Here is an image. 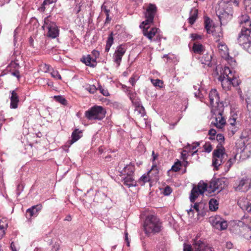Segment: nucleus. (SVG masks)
Here are the masks:
<instances>
[{
  "label": "nucleus",
  "instance_id": "f257e3e1",
  "mask_svg": "<svg viewBox=\"0 0 251 251\" xmlns=\"http://www.w3.org/2000/svg\"><path fill=\"white\" fill-rule=\"evenodd\" d=\"M144 227L147 234L158 233L162 229L161 223L159 219L154 215H149L147 217Z\"/></svg>",
  "mask_w": 251,
  "mask_h": 251
},
{
  "label": "nucleus",
  "instance_id": "f03ea898",
  "mask_svg": "<svg viewBox=\"0 0 251 251\" xmlns=\"http://www.w3.org/2000/svg\"><path fill=\"white\" fill-rule=\"evenodd\" d=\"M227 154L225 152V148L218 144L212 153V165L215 170H218V167L226 160Z\"/></svg>",
  "mask_w": 251,
  "mask_h": 251
},
{
  "label": "nucleus",
  "instance_id": "7ed1b4c3",
  "mask_svg": "<svg viewBox=\"0 0 251 251\" xmlns=\"http://www.w3.org/2000/svg\"><path fill=\"white\" fill-rule=\"evenodd\" d=\"M251 188V173H247L234 181L233 188L235 191L246 192Z\"/></svg>",
  "mask_w": 251,
  "mask_h": 251
},
{
  "label": "nucleus",
  "instance_id": "20e7f679",
  "mask_svg": "<svg viewBox=\"0 0 251 251\" xmlns=\"http://www.w3.org/2000/svg\"><path fill=\"white\" fill-rule=\"evenodd\" d=\"M106 113V110L101 106L95 105L85 111V116L89 120H101Z\"/></svg>",
  "mask_w": 251,
  "mask_h": 251
},
{
  "label": "nucleus",
  "instance_id": "39448f33",
  "mask_svg": "<svg viewBox=\"0 0 251 251\" xmlns=\"http://www.w3.org/2000/svg\"><path fill=\"white\" fill-rule=\"evenodd\" d=\"M215 251L213 247L209 246L201 240H194L193 247L191 245L183 244V251Z\"/></svg>",
  "mask_w": 251,
  "mask_h": 251
},
{
  "label": "nucleus",
  "instance_id": "423d86ee",
  "mask_svg": "<svg viewBox=\"0 0 251 251\" xmlns=\"http://www.w3.org/2000/svg\"><path fill=\"white\" fill-rule=\"evenodd\" d=\"M44 24L42 28L48 29V36L51 38H55L58 36L59 30L56 24L51 22L50 20V16L47 17L44 19Z\"/></svg>",
  "mask_w": 251,
  "mask_h": 251
},
{
  "label": "nucleus",
  "instance_id": "0eeeda50",
  "mask_svg": "<svg viewBox=\"0 0 251 251\" xmlns=\"http://www.w3.org/2000/svg\"><path fill=\"white\" fill-rule=\"evenodd\" d=\"M208 187L207 184L202 181L198 183L197 187H193L189 197L190 201L194 203L200 194H202L205 191H208Z\"/></svg>",
  "mask_w": 251,
  "mask_h": 251
},
{
  "label": "nucleus",
  "instance_id": "6e6552de",
  "mask_svg": "<svg viewBox=\"0 0 251 251\" xmlns=\"http://www.w3.org/2000/svg\"><path fill=\"white\" fill-rule=\"evenodd\" d=\"M157 12V7L155 4L150 3L145 12L146 20L143 21L140 25L142 27L143 25H148L153 23L154 16Z\"/></svg>",
  "mask_w": 251,
  "mask_h": 251
},
{
  "label": "nucleus",
  "instance_id": "1a4fd4ad",
  "mask_svg": "<svg viewBox=\"0 0 251 251\" xmlns=\"http://www.w3.org/2000/svg\"><path fill=\"white\" fill-rule=\"evenodd\" d=\"M232 11L224 9V7H221L220 6L216 9V14L219 18L221 25H225L227 21L231 19L232 16Z\"/></svg>",
  "mask_w": 251,
  "mask_h": 251
},
{
  "label": "nucleus",
  "instance_id": "9d476101",
  "mask_svg": "<svg viewBox=\"0 0 251 251\" xmlns=\"http://www.w3.org/2000/svg\"><path fill=\"white\" fill-rule=\"evenodd\" d=\"M226 181L224 178H215L211 180L208 186V192L211 193L216 191L220 192L226 186Z\"/></svg>",
  "mask_w": 251,
  "mask_h": 251
},
{
  "label": "nucleus",
  "instance_id": "9b49d317",
  "mask_svg": "<svg viewBox=\"0 0 251 251\" xmlns=\"http://www.w3.org/2000/svg\"><path fill=\"white\" fill-rule=\"evenodd\" d=\"M251 29H241L237 38V43L242 48L251 41Z\"/></svg>",
  "mask_w": 251,
  "mask_h": 251
},
{
  "label": "nucleus",
  "instance_id": "f8f14e48",
  "mask_svg": "<svg viewBox=\"0 0 251 251\" xmlns=\"http://www.w3.org/2000/svg\"><path fill=\"white\" fill-rule=\"evenodd\" d=\"M210 221L212 226L215 228L219 230H224L227 227L226 221L222 218L220 216L217 215L214 217H211Z\"/></svg>",
  "mask_w": 251,
  "mask_h": 251
},
{
  "label": "nucleus",
  "instance_id": "ddd939ff",
  "mask_svg": "<svg viewBox=\"0 0 251 251\" xmlns=\"http://www.w3.org/2000/svg\"><path fill=\"white\" fill-rule=\"evenodd\" d=\"M211 111L213 112L214 114L215 115V122H212V123L217 128H222L226 124V120L223 116V111L213 108L212 109Z\"/></svg>",
  "mask_w": 251,
  "mask_h": 251
},
{
  "label": "nucleus",
  "instance_id": "4468645a",
  "mask_svg": "<svg viewBox=\"0 0 251 251\" xmlns=\"http://www.w3.org/2000/svg\"><path fill=\"white\" fill-rule=\"evenodd\" d=\"M229 77V75H228V73L225 74V67L222 69V72L221 75L219 76L218 79L221 82L222 86L225 90H228L231 88V81Z\"/></svg>",
  "mask_w": 251,
  "mask_h": 251
},
{
  "label": "nucleus",
  "instance_id": "2eb2a0df",
  "mask_svg": "<svg viewBox=\"0 0 251 251\" xmlns=\"http://www.w3.org/2000/svg\"><path fill=\"white\" fill-rule=\"evenodd\" d=\"M126 51L125 46L121 45L117 47L113 55L114 62L119 66L120 65L123 56Z\"/></svg>",
  "mask_w": 251,
  "mask_h": 251
},
{
  "label": "nucleus",
  "instance_id": "dca6fc26",
  "mask_svg": "<svg viewBox=\"0 0 251 251\" xmlns=\"http://www.w3.org/2000/svg\"><path fill=\"white\" fill-rule=\"evenodd\" d=\"M228 73L229 75V78L230 79L231 85L234 87L238 86L241 83L240 80L237 77V75L235 72H233L228 67H225V74L226 75Z\"/></svg>",
  "mask_w": 251,
  "mask_h": 251
},
{
  "label": "nucleus",
  "instance_id": "f3484780",
  "mask_svg": "<svg viewBox=\"0 0 251 251\" xmlns=\"http://www.w3.org/2000/svg\"><path fill=\"white\" fill-rule=\"evenodd\" d=\"M238 22L242 26V29L248 28L251 29V21L248 15H242L239 17Z\"/></svg>",
  "mask_w": 251,
  "mask_h": 251
},
{
  "label": "nucleus",
  "instance_id": "a211bd4d",
  "mask_svg": "<svg viewBox=\"0 0 251 251\" xmlns=\"http://www.w3.org/2000/svg\"><path fill=\"white\" fill-rule=\"evenodd\" d=\"M210 103L212 107L218 105L220 98L216 89H212L209 93Z\"/></svg>",
  "mask_w": 251,
  "mask_h": 251
},
{
  "label": "nucleus",
  "instance_id": "6ab92c4d",
  "mask_svg": "<svg viewBox=\"0 0 251 251\" xmlns=\"http://www.w3.org/2000/svg\"><path fill=\"white\" fill-rule=\"evenodd\" d=\"M81 133L82 131L81 130H79V129L77 128L75 129L72 133L71 140L68 141V143H67L68 144L66 146H67L68 147H69L75 142L78 140L82 136Z\"/></svg>",
  "mask_w": 251,
  "mask_h": 251
},
{
  "label": "nucleus",
  "instance_id": "aec40b11",
  "mask_svg": "<svg viewBox=\"0 0 251 251\" xmlns=\"http://www.w3.org/2000/svg\"><path fill=\"white\" fill-rule=\"evenodd\" d=\"M81 61L84 63L86 65L91 67H95L97 65L96 58H92L90 55L83 56L81 58Z\"/></svg>",
  "mask_w": 251,
  "mask_h": 251
},
{
  "label": "nucleus",
  "instance_id": "412c9836",
  "mask_svg": "<svg viewBox=\"0 0 251 251\" xmlns=\"http://www.w3.org/2000/svg\"><path fill=\"white\" fill-rule=\"evenodd\" d=\"M146 25H143L141 28H143V33L145 36H146L150 40H151L152 37L157 32L158 28L152 27L150 31H148V27H146Z\"/></svg>",
  "mask_w": 251,
  "mask_h": 251
},
{
  "label": "nucleus",
  "instance_id": "4be33fe9",
  "mask_svg": "<svg viewBox=\"0 0 251 251\" xmlns=\"http://www.w3.org/2000/svg\"><path fill=\"white\" fill-rule=\"evenodd\" d=\"M125 185L128 187L136 186V181L133 178V175H127L122 179Z\"/></svg>",
  "mask_w": 251,
  "mask_h": 251
},
{
  "label": "nucleus",
  "instance_id": "5701e85b",
  "mask_svg": "<svg viewBox=\"0 0 251 251\" xmlns=\"http://www.w3.org/2000/svg\"><path fill=\"white\" fill-rule=\"evenodd\" d=\"M11 96L10 99V107L15 109L18 107V103L19 101V97L16 92L14 90L11 92Z\"/></svg>",
  "mask_w": 251,
  "mask_h": 251
},
{
  "label": "nucleus",
  "instance_id": "b1692460",
  "mask_svg": "<svg viewBox=\"0 0 251 251\" xmlns=\"http://www.w3.org/2000/svg\"><path fill=\"white\" fill-rule=\"evenodd\" d=\"M211 33H212L215 37L216 42H219L223 36L222 28L220 26H216L214 30H211Z\"/></svg>",
  "mask_w": 251,
  "mask_h": 251
},
{
  "label": "nucleus",
  "instance_id": "393cba45",
  "mask_svg": "<svg viewBox=\"0 0 251 251\" xmlns=\"http://www.w3.org/2000/svg\"><path fill=\"white\" fill-rule=\"evenodd\" d=\"M198 14V10L195 8H193L190 12V16L188 19V22L191 25H193L196 22Z\"/></svg>",
  "mask_w": 251,
  "mask_h": 251
},
{
  "label": "nucleus",
  "instance_id": "a878e982",
  "mask_svg": "<svg viewBox=\"0 0 251 251\" xmlns=\"http://www.w3.org/2000/svg\"><path fill=\"white\" fill-rule=\"evenodd\" d=\"M212 55L208 53L203 55L201 59V62L202 64L207 65L208 67L211 66Z\"/></svg>",
  "mask_w": 251,
  "mask_h": 251
},
{
  "label": "nucleus",
  "instance_id": "bb28decb",
  "mask_svg": "<svg viewBox=\"0 0 251 251\" xmlns=\"http://www.w3.org/2000/svg\"><path fill=\"white\" fill-rule=\"evenodd\" d=\"M42 206L41 205H36L32 206L26 210V213H29L30 217L36 216L38 212L41 210Z\"/></svg>",
  "mask_w": 251,
  "mask_h": 251
},
{
  "label": "nucleus",
  "instance_id": "cd10ccee",
  "mask_svg": "<svg viewBox=\"0 0 251 251\" xmlns=\"http://www.w3.org/2000/svg\"><path fill=\"white\" fill-rule=\"evenodd\" d=\"M218 48L219 53L223 57H226L228 53V49L226 45L222 42L218 43Z\"/></svg>",
  "mask_w": 251,
  "mask_h": 251
},
{
  "label": "nucleus",
  "instance_id": "c85d7f7f",
  "mask_svg": "<svg viewBox=\"0 0 251 251\" xmlns=\"http://www.w3.org/2000/svg\"><path fill=\"white\" fill-rule=\"evenodd\" d=\"M135 167L131 163L126 165L124 167L123 172L125 175H133L134 173Z\"/></svg>",
  "mask_w": 251,
  "mask_h": 251
},
{
  "label": "nucleus",
  "instance_id": "c756f323",
  "mask_svg": "<svg viewBox=\"0 0 251 251\" xmlns=\"http://www.w3.org/2000/svg\"><path fill=\"white\" fill-rule=\"evenodd\" d=\"M106 197V195L104 193L98 191L95 194L94 201L97 202H101Z\"/></svg>",
  "mask_w": 251,
  "mask_h": 251
},
{
  "label": "nucleus",
  "instance_id": "7c9ffc66",
  "mask_svg": "<svg viewBox=\"0 0 251 251\" xmlns=\"http://www.w3.org/2000/svg\"><path fill=\"white\" fill-rule=\"evenodd\" d=\"M192 50L195 53L201 54L204 50V47L201 44L195 43L193 45Z\"/></svg>",
  "mask_w": 251,
  "mask_h": 251
},
{
  "label": "nucleus",
  "instance_id": "2f4dec72",
  "mask_svg": "<svg viewBox=\"0 0 251 251\" xmlns=\"http://www.w3.org/2000/svg\"><path fill=\"white\" fill-rule=\"evenodd\" d=\"M113 32H111L110 34L109 35L106 41V44L105 48V51L108 52L109 51L110 47L112 45L113 43Z\"/></svg>",
  "mask_w": 251,
  "mask_h": 251
},
{
  "label": "nucleus",
  "instance_id": "473e14b6",
  "mask_svg": "<svg viewBox=\"0 0 251 251\" xmlns=\"http://www.w3.org/2000/svg\"><path fill=\"white\" fill-rule=\"evenodd\" d=\"M241 231L244 233L243 236L246 239L248 240L251 239V230L248 227V226L242 227Z\"/></svg>",
  "mask_w": 251,
  "mask_h": 251
},
{
  "label": "nucleus",
  "instance_id": "72a5a7b5",
  "mask_svg": "<svg viewBox=\"0 0 251 251\" xmlns=\"http://www.w3.org/2000/svg\"><path fill=\"white\" fill-rule=\"evenodd\" d=\"M205 28L207 33L210 34L212 30H214L216 27L212 26V21L209 18H206L204 21Z\"/></svg>",
  "mask_w": 251,
  "mask_h": 251
},
{
  "label": "nucleus",
  "instance_id": "f704fd0d",
  "mask_svg": "<svg viewBox=\"0 0 251 251\" xmlns=\"http://www.w3.org/2000/svg\"><path fill=\"white\" fill-rule=\"evenodd\" d=\"M209 207L211 211H216L218 208V201L214 199H211L209 202Z\"/></svg>",
  "mask_w": 251,
  "mask_h": 251
},
{
  "label": "nucleus",
  "instance_id": "c9c22d12",
  "mask_svg": "<svg viewBox=\"0 0 251 251\" xmlns=\"http://www.w3.org/2000/svg\"><path fill=\"white\" fill-rule=\"evenodd\" d=\"M150 180L149 174L148 173L147 175H143L139 179L138 182L140 185H144L146 182L149 181Z\"/></svg>",
  "mask_w": 251,
  "mask_h": 251
},
{
  "label": "nucleus",
  "instance_id": "e433bc0d",
  "mask_svg": "<svg viewBox=\"0 0 251 251\" xmlns=\"http://www.w3.org/2000/svg\"><path fill=\"white\" fill-rule=\"evenodd\" d=\"M236 155H235L233 158H229L226 164L225 167L226 169V171H228L232 165L235 162Z\"/></svg>",
  "mask_w": 251,
  "mask_h": 251
},
{
  "label": "nucleus",
  "instance_id": "4c0bfd02",
  "mask_svg": "<svg viewBox=\"0 0 251 251\" xmlns=\"http://www.w3.org/2000/svg\"><path fill=\"white\" fill-rule=\"evenodd\" d=\"M243 4L246 11L251 13V0H243Z\"/></svg>",
  "mask_w": 251,
  "mask_h": 251
},
{
  "label": "nucleus",
  "instance_id": "58836bf2",
  "mask_svg": "<svg viewBox=\"0 0 251 251\" xmlns=\"http://www.w3.org/2000/svg\"><path fill=\"white\" fill-rule=\"evenodd\" d=\"M194 88L196 90L198 88V91L196 92H195V96L199 99L201 101H202V100L203 99V95L201 93V92L200 90V87H199L198 86H194Z\"/></svg>",
  "mask_w": 251,
  "mask_h": 251
},
{
  "label": "nucleus",
  "instance_id": "ea45409f",
  "mask_svg": "<svg viewBox=\"0 0 251 251\" xmlns=\"http://www.w3.org/2000/svg\"><path fill=\"white\" fill-rule=\"evenodd\" d=\"M135 112L137 114L140 115L141 117H144L145 115V110L143 106H138L135 108Z\"/></svg>",
  "mask_w": 251,
  "mask_h": 251
},
{
  "label": "nucleus",
  "instance_id": "a19ab883",
  "mask_svg": "<svg viewBox=\"0 0 251 251\" xmlns=\"http://www.w3.org/2000/svg\"><path fill=\"white\" fill-rule=\"evenodd\" d=\"M52 3H53V2H51L50 0H44L41 6L39 8V10L41 11L44 12L45 9L47 8L48 6Z\"/></svg>",
  "mask_w": 251,
  "mask_h": 251
},
{
  "label": "nucleus",
  "instance_id": "79ce46f5",
  "mask_svg": "<svg viewBox=\"0 0 251 251\" xmlns=\"http://www.w3.org/2000/svg\"><path fill=\"white\" fill-rule=\"evenodd\" d=\"M151 82L153 86L155 87H158L159 88H162L163 86V81L159 79H151Z\"/></svg>",
  "mask_w": 251,
  "mask_h": 251
},
{
  "label": "nucleus",
  "instance_id": "37998d69",
  "mask_svg": "<svg viewBox=\"0 0 251 251\" xmlns=\"http://www.w3.org/2000/svg\"><path fill=\"white\" fill-rule=\"evenodd\" d=\"M181 166V163L179 161H177L176 162L174 165H173L172 167L171 170L173 171L176 172L180 169V167Z\"/></svg>",
  "mask_w": 251,
  "mask_h": 251
},
{
  "label": "nucleus",
  "instance_id": "c03bdc74",
  "mask_svg": "<svg viewBox=\"0 0 251 251\" xmlns=\"http://www.w3.org/2000/svg\"><path fill=\"white\" fill-rule=\"evenodd\" d=\"M8 226L7 220L5 218H2L0 220V228L5 230Z\"/></svg>",
  "mask_w": 251,
  "mask_h": 251
},
{
  "label": "nucleus",
  "instance_id": "a18cd8bd",
  "mask_svg": "<svg viewBox=\"0 0 251 251\" xmlns=\"http://www.w3.org/2000/svg\"><path fill=\"white\" fill-rule=\"evenodd\" d=\"M54 99L57 101L62 104L65 105L67 103V100L66 99L61 96H54Z\"/></svg>",
  "mask_w": 251,
  "mask_h": 251
},
{
  "label": "nucleus",
  "instance_id": "49530a36",
  "mask_svg": "<svg viewBox=\"0 0 251 251\" xmlns=\"http://www.w3.org/2000/svg\"><path fill=\"white\" fill-rule=\"evenodd\" d=\"M148 174H152L154 175L155 177H157L158 174V170L157 168V166L155 165H152L151 169L150 171L148 172Z\"/></svg>",
  "mask_w": 251,
  "mask_h": 251
},
{
  "label": "nucleus",
  "instance_id": "de8ad7c7",
  "mask_svg": "<svg viewBox=\"0 0 251 251\" xmlns=\"http://www.w3.org/2000/svg\"><path fill=\"white\" fill-rule=\"evenodd\" d=\"M51 70H52V71L50 72V75H51V76L56 79H61V76L59 75L58 72L57 71H55V70H53L52 69H51Z\"/></svg>",
  "mask_w": 251,
  "mask_h": 251
},
{
  "label": "nucleus",
  "instance_id": "09e8293b",
  "mask_svg": "<svg viewBox=\"0 0 251 251\" xmlns=\"http://www.w3.org/2000/svg\"><path fill=\"white\" fill-rule=\"evenodd\" d=\"M98 89L99 90L100 93H101L104 96H109V92L107 89H104L100 85H99Z\"/></svg>",
  "mask_w": 251,
  "mask_h": 251
},
{
  "label": "nucleus",
  "instance_id": "8fccbe9b",
  "mask_svg": "<svg viewBox=\"0 0 251 251\" xmlns=\"http://www.w3.org/2000/svg\"><path fill=\"white\" fill-rule=\"evenodd\" d=\"M203 148L204 149V151L206 152L209 153L212 150V147L210 143H205V144L203 145Z\"/></svg>",
  "mask_w": 251,
  "mask_h": 251
},
{
  "label": "nucleus",
  "instance_id": "3c124183",
  "mask_svg": "<svg viewBox=\"0 0 251 251\" xmlns=\"http://www.w3.org/2000/svg\"><path fill=\"white\" fill-rule=\"evenodd\" d=\"M216 139L217 141L219 142L218 144H220L221 145H222V143L224 142L225 138H224V135L222 134H218L216 135Z\"/></svg>",
  "mask_w": 251,
  "mask_h": 251
},
{
  "label": "nucleus",
  "instance_id": "603ef678",
  "mask_svg": "<svg viewBox=\"0 0 251 251\" xmlns=\"http://www.w3.org/2000/svg\"><path fill=\"white\" fill-rule=\"evenodd\" d=\"M98 89L94 85H89L88 87L86 88V90L90 93L94 94Z\"/></svg>",
  "mask_w": 251,
  "mask_h": 251
},
{
  "label": "nucleus",
  "instance_id": "864d4df0",
  "mask_svg": "<svg viewBox=\"0 0 251 251\" xmlns=\"http://www.w3.org/2000/svg\"><path fill=\"white\" fill-rule=\"evenodd\" d=\"M172 191L171 188L169 186H167L164 188L163 194L165 196H168L171 193Z\"/></svg>",
  "mask_w": 251,
  "mask_h": 251
},
{
  "label": "nucleus",
  "instance_id": "5fc2aeb1",
  "mask_svg": "<svg viewBox=\"0 0 251 251\" xmlns=\"http://www.w3.org/2000/svg\"><path fill=\"white\" fill-rule=\"evenodd\" d=\"M243 48L250 54H251V41L243 47Z\"/></svg>",
  "mask_w": 251,
  "mask_h": 251
},
{
  "label": "nucleus",
  "instance_id": "6e6d98bb",
  "mask_svg": "<svg viewBox=\"0 0 251 251\" xmlns=\"http://www.w3.org/2000/svg\"><path fill=\"white\" fill-rule=\"evenodd\" d=\"M200 143L199 142H195L193 143L192 145H190L189 144H188V146L190 148V150H194L195 149L197 148L198 146H199Z\"/></svg>",
  "mask_w": 251,
  "mask_h": 251
},
{
  "label": "nucleus",
  "instance_id": "4d7b16f0",
  "mask_svg": "<svg viewBox=\"0 0 251 251\" xmlns=\"http://www.w3.org/2000/svg\"><path fill=\"white\" fill-rule=\"evenodd\" d=\"M133 104L135 106V108H136L138 106H141V102L137 100L133 99L131 100Z\"/></svg>",
  "mask_w": 251,
  "mask_h": 251
},
{
  "label": "nucleus",
  "instance_id": "13d9d810",
  "mask_svg": "<svg viewBox=\"0 0 251 251\" xmlns=\"http://www.w3.org/2000/svg\"><path fill=\"white\" fill-rule=\"evenodd\" d=\"M191 37L193 40H196L201 39V36L197 34H191Z\"/></svg>",
  "mask_w": 251,
  "mask_h": 251
},
{
  "label": "nucleus",
  "instance_id": "bf43d9fd",
  "mask_svg": "<svg viewBox=\"0 0 251 251\" xmlns=\"http://www.w3.org/2000/svg\"><path fill=\"white\" fill-rule=\"evenodd\" d=\"M241 0H228V2L232 3L236 7H239Z\"/></svg>",
  "mask_w": 251,
  "mask_h": 251
},
{
  "label": "nucleus",
  "instance_id": "052dcab7",
  "mask_svg": "<svg viewBox=\"0 0 251 251\" xmlns=\"http://www.w3.org/2000/svg\"><path fill=\"white\" fill-rule=\"evenodd\" d=\"M43 69L44 71L46 73L51 71V67L49 65L45 64L43 66Z\"/></svg>",
  "mask_w": 251,
  "mask_h": 251
},
{
  "label": "nucleus",
  "instance_id": "680f3d73",
  "mask_svg": "<svg viewBox=\"0 0 251 251\" xmlns=\"http://www.w3.org/2000/svg\"><path fill=\"white\" fill-rule=\"evenodd\" d=\"M129 88H127L126 89H127V91H128V95L130 98V100H132L135 99L134 97H135V94L133 92L129 90Z\"/></svg>",
  "mask_w": 251,
  "mask_h": 251
},
{
  "label": "nucleus",
  "instance_id": "e2e57ef3",
  "mask_svg": "<svg viewBox=\"0 0 251 251\" xmlns=\"http://www.w3.org/2000/svg\"><path fill=\"white\" fill-rule=\"evenodd\" d=\"M101 11L105 12V14L109 13V10L107 8L106 6L103 3L101 7Z\"/></svg>",
  "mask_w": 251,
  "mask_h": 251
},
{
  "label": "nucleus",
  "instance_id": "0e129e2a",
  "mask_svg": "<svg viewBox=\"0 0 251 251\" xmlns=\"http://www.w3.org/2000/svg\"><path fill=\"white\" fill-rule=\"evenodd\" d=\"M246 132H243L240 136L241 138L245 139V140L244 141V142H245V141H248V139H249V137H248V136H247L246 135Z\"/></svg>",
  "mask_w": 251,
  "mask_h": 251
},
{
  "label": "nucleus",
  "instance_id": "69168bd1",
  "mask_svg": "<svg viewBox=\"0 0 251 251\" xmlns=\"http://www.w3.org/2000/svg\"><path fill=\"white\" fill-rule=\"evenodd\" d=\"M208 134L210 136H215L216 134V131L214 129H210L208 131Z\"/></svg>",
  "mask_w": 251,
  "mask_h": 251
},
{
  "label": "nucleus",
  "instance_id": "338daca9",
  "mask_svg": "<svg viewBox=\"0 0 251 251\" xmlns=\"http://www.w3.org/2000/svg\"><path fill=\"white\" fill-rule=\"evenodd\" d=\"M199 205L200 203L199 202H196L195 203L194 205H193V208L195 209L197 212H199Z\"/></svg>",
  "mask_w": 251,
  "mask_h": 251
},
{
  "label": "nucleus",
  "instance_id": "774afa93",
  "mask_svg": "<svg viewBox=\"0 0 251 251\" xmlns=\"http://www.w3.org/2000/svg\"><path fill=\"white\" fill-rule=\"evenodd\" d=\"M246 210L251 214V201L248 203L246 206Z\"/></svg>",
  "mask_w": 251,
  "mask_h": 251
}]
</instances>
